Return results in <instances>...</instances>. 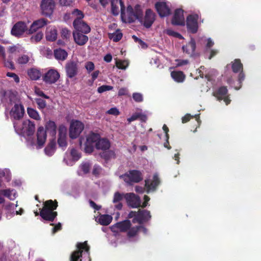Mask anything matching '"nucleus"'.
I'll return each instance as SVG.
<instances>
[{
  "label": "nucleus",
  "instance_id": "34",
  "mask_svg": "<svg viewBox=\"0 0 261 261\" xmlns=\"http://www.w3.org/2000/svg\"><path fill=\"white\" fill-rule=\"evenodd\" d=\"M28 74L31 80L35 81L39 79L41 76L40 70L35 68H31L28 70Z\"/></svg>",
  "mask_w": 261,
  "mask_h": 261
},
{
  "label": "nucleus",
  "instance_id": "51",
  "mask_svg": "<svg viewBox=\"0 0 261 261\" xmlns=\"http://www.w3.org/2000/svg\"><path fill=\"white\" fill-rule=\"evenodd\" d=\"M113 89V87L109 85H102L100 86L97 89V91L99 93H101L103 92L111 90Z\"/></svg>",
  "mask_w": 261,
  "mask_h": 261
},
{
  "label": "nucleus",
  "instance_id": "49",
  "mask_svg": "<svg viewBox=\"0 0 261 261\" xmlns=\"http://www.w3.org/2000/svg\"><path fill=\"white\" fill-rule=\"evenodd\" d=\"M58 143L59 145L62 147H66L67 146V142L65 137H62L60 134L58 140Z\"/></svg>",
  "mask_w": 261,
  "mask_h": 261
},
{
  "label": "nucleus",
  "instance_id": "52",
  "mask_svg": "<svg viewBox=\"0 0 261 261\" xmlns=\"http://www.w3.org/2000/svg\"><path fill=\"white\" fill-rule=\"evenodd\" d=\"M70 153L74 160L77 161L81 158L80 154L78 151L74 148L71 149Z\"/></svg>",
  "mask_w": 261,
  "mask_h": 261
},
{
  "label": "nucleus",
  "instance_id": "3",
  "mask_svg": "<svg viewBox=\"0 0 261 261\" xmlns=\"http://www.w3.org/2000/svg\"><path fill=\"white\" fill-rule=\"evenodd\" d=\"M127 184L131 185L133 183H138L143 179L142 172L137 170H130L120 176Z\"/></svg>",
  "mask_w": 261,
  "mask_h": 261
},
{
  "label": "nucleus",
  "instance_id": "41",
  "mask_svg": "<svg viewBox=\"0 0 261 261\" xmlns=\"http://www.w3.org/2000/svg\"><path fill=\"white\" fill-rule=\"evenodd\" d=\"M99 135L97 134L92 133L87 138L86 142L93 144L96 143L99 139Z\"/></svg>",
  "mask_w": 261,
  "mask_h": 261
},
{
  "label": "nucleus",
  "instance_id": "57",
  "mask_svg": "<svg viewBox=\"0 0 261 261\" xmlns=\"http://www.w3.org/2000/svg\"><path fill=\"white\" fill-rule=\"evenodd\" d=\"M4 59V65L5 67L14 70L15 69V66L13 64V62L12 61L10 60H6L5 59Z\"/></svg>",
  "mask_w": 261,
  "mask_h": 261
},
{
  "label": "nucleus",
  "instance_id": "62",
  "mask_svg": "<svg viewBox=\"0 0 261 261\" xmlns=\"http://www.w3.org/2000/svg\"><path fill=\"white\" fill-rule=\"evenodd\" d=\"M175 62H177L176 66H181L182 65H187L189 63V61L188 60H175Z\"/></svg>",
  "mask_w": 261,
  "mask_h": 261
},
{
  "label": "nucleus",
  "instance_id": "53",
  "mask_svg": "<svg viewBox=\"0 0 261 261\" xmlns=\"http://www.w3.org/2000/svg\"><path fill=\"white\" fill-rule=\"evenodd\" d=\"M167 34L169 36H172L179 39H182L183 38L181 34L171 30H167Z\"/></svg>",
  "mask_w": 261,
  "mask_h": 261
},
{
  "label": "nucleus",
  "instance_id": "23",
  "mask_svg": "<svg viewBox=\"0 0 261 261\" xmlns=\"http://www.w3.org/2000/svg\"><path fill=\"white\" fill-rule=\"evenodd\" d=\"M46 132L44 130L43 127L40 126L38 128L37 132V144L39 148L43 146L46 139Z\"/></svg>",
  "mask_w": 261,
  "mask_h": 261
},
{
  "label": "nucleus",
  "instance_id": "11",
  "mask_svg": "<svg viewBox=\"0 0 261 261\" xmlns=\"http://www.w3.org/2000/svg\"><path fill=\"white\" fill-rule=\"evenodd\" d=\"M118 4L120 6L121 17L122 19L123 20L125 15V6L122 0H111V12L115 16H117L119 14V10Z\"/></svg>",
  "mask_w": 261,
  "mask_h": 261
},
{
  "label": "nucleus",
  "instance_id": "26",
  "mask_svg": "<svg viewBox=\"0 0 261 261\" xmlns=\"http://www.w3.org/2000/svg\"><path fill=\"white\" fill-rule=\"evenodd\" d=\"M95 147L97 149L108 150L110 147V142L107 139H99L95 143Z\"/></svg>",
  "mask_w": 261,
  "mask_h": 261
},
{
  "label": "nucleus",
  "instance_id": "29",
  "mask_svg": "<svg viewBox=\"0 0 261 261\" xmlns=\"http://www.w3.org/2000/svg\"><path fill=\"white\" fill-rule=\"evenodd\" d=\"M171 76L177 83L183 82L186 77L184 72L181 71H173L171 72Z\"/></svg>",
  "mask_w": 261,
  "mask_h": 261
},
{
  "label": "nucleus",
  "instance_id": "21",
  "mask_svg": "<svg viewBox=\"0 0 261 261\" xmlns=\"http://www.w3.org/2000/svg\"><path fill=\"white\" fill-rule=\"evenodd\" d=\"M47 22V20L45 18H40L34 21L29 29L28 35H31L36 32L39 29L46 25Z\"/></svg>",
  "mask_w": 261,
  "mask_h": 261
},
{
  "label": "nucleus",
  "instance_id": "17",
  "mask_svg": "<svg viewBox=\"0 0 261 261\" xmlns=\"http://www.w3.org/2000/svg\"><path fill=\"white\" fill-rule=\"evenodd\" d=\"M132 226L130 221L125 220L119 222L112 226V230L114 232L119 231L120 232H127Z\"/></svg>",
  "mask_w": 261,
  "mask_h": 261
},
{
  "label": "nucleus",
  "instance_id": "59",
  "mask_svg": "<svg viewBox=\"0 0 261 261\" xmlns=\"http://www.w3.org/2000/svg\"><path fill=\"white\" fill-rule=\"evenodd\" d=\"M35 93L36 94H37V95L39 96H41V97H42L44 98H46V99H49V96L45 95L44 94V93L43 92V91H42L41 90H40L39 88H36L35 90Z\"/></svg>",
  "mask_w": 261,
  "mask_h": 261
},
{
  "label": "nucleus",
  "instance_id": "9",
  "mask_svg": "<svg viewBox=\"0 0 261 261\" xmlns=\"http://www.w3.org/2000/svg\"><path fill=\"white\" fill-rule=\"evenodd\" d=\"M84 126L82 122L76 120L73 121L70 126L69 136L71 139H76L84 129Z\"/></svg>",
  "mask_w": 261,
  "mask_h": 261
},
{
  "label": "nucleus",
  "instance_id": "8",
  "mask_svg": "<svg viewBox=\"0 0 261 261\" xmlns=\"http://www.w3.org/2000/svg\"><path fill=\"white\" fill-rule=\"evenodd\" d=\"M60 77V74L56 69H50L42 76V80L46 84H53L57 82Z\"/></svg>",
  "mask_w": 261,
  "mask_h": 261
},
{
  "label": "nucleus",
  "instance_id": "33",
  "mask_svg": "<svg viewBox=\"0 0 261 261\" xmlns=\"http://www.w3.org/2000/svg\"><path fill=\"white\" fill-rule=\"evenodd\" d=\"M112 217L109 215H101L98 218L99 223L102 225H108L112 221Z\"/></svg>",
  "mask_w": 261,
  "mask_h": 261
},
{
  "label": "nucleus",
  "instance_id": "36",
  "mask_svg": "<svg viewBox=\"0 0 261 261\" xmlns=\"http://www.w3.org/2000/svg\"><path fill=\"white\" fill-rule=\"evenodd\" d=\"M108 36L110 39L116 42L121 39L123 34L119 29H117L115 33H109Z\"/></svg>",
  "mask_w": 261,
  "mask_h": 261
},
{
  "label": "nucleus",
  "instance_id": "4",
  "mask_svg": "<svg viewBox=\"0 0 261 261\" xmlns=\"http://www.w3.org/2000/svg\"><path fill=\"white\" fill-rule=\"evenodd\" d=\"M77 250L74 251L71 255L70 261H82L83 251L84 250L87 253H89L90 247L88 245L87 241L83 243H78L76 244Z\"/></svg>",
  "mask_w": 261,
  "mask_h": 261
},
{
  "label": "nucleus",
  "instance_id": "58",
  "mask_svg": "<svg viewBox=\"0 0 261 261\" xmlns=\"http://www.w3.org/2000/svg\"><path fill=\"white\" fill-rule=\"evenodd\" d=\"M6 75L8 77L13 78L16 83H18L19 82V77L15 73L8 72Z\"/></svg>",
  "mask_w": 261,
  "mask_h": 261
},
{
  "label": "nucleus",
  "instance_id": "42",
  "mask_svg": "<svg viewBox=\"0 0 261 261\" xmlns=\"http://www.w3.org/2000/svg\"><path fill=\"white\" fill-rule=\"evenodd\" d=\"M43 34L41 32H38L34 36H32L30 40L32 43H37L40 41L43 37Z\"/></svg>",
  "mask_w": 261,
  "mask_h": 261
},
{
  "label": "nucleus",
  "instance_id": "25",
  "mask_svg": "<svg viewBox=\"0 0 261 261\" xmlns=\"http://www.w3.org/2000/svg\"><path fill=\"white\" fill-rule=\"evenodd\" d=\"M23 126L25 127V133L28 136H32L35 130V125L34 122L27 120L23 122Z\"/></svg>",
  "mask_w": 261,
  "mask_h": 261
},
{
  "label": "nucleus",
  "instance_id": "39",
  "mask_svg": "<svg viewBox=\"0 0 261 261\" xmlns=\"http://www.w3.org/2000/svg\"><path fill=\"white\" fill-rule=\"evenodd\" d=\"M195 118V120L198 124V125H200V118L199 115L192 116L190 114H187L182 118V123H185L190 121L191 118Z\"/></svg>",
  "mask_w": 261,
  "mask_h": 261
},
{
  "label": "nucleus",
  "instance_id": "54",
  "mask_svg": "<svg viewBox=\"0 0 261 261\" xmlns=\"http://www.w3.org/2000/svg\"><path fill=\"white\" fill-rule=\"evenodd\" d=\"M133 98L134 100L137 102H140L143 101V96L139 93H133Z\"/></svg>",
  "mask_w": 261,
  "mask_h": 261
},
{
  "label": "nucleus",
  "instance_id": "27",
  "mask_svg": "<svg viewBox=\"0 0 261 261\" xmlns=\"http://www.w3.org/2000/svg\"><path fill=\"white\" fill-rule=\"evenodd\" d=\"M57 126L54 121H49L45 125V132L53 137H55L56 135Z\"/></svg>",
  "mask_w": 261,
  "mask_h": 261
},
{
  "label": "nucleus",
  "instance_id": "40",
  "mask_svg": "<svg viewBox=\"0 0 261 261\" xmlns=\"http://www.w3.org/2000/svg\"><path fill=\"white\" fill-rule=\"evenodd\" d=\"M27 112H28V114L29 115V116L34 119H35L36 120H39L40 119V117L38 113V112L33 109V108H28L27 109Z\"/></svg>",
  "mask_w": 261,
  "mask_h": 261
},
{
  "label": "nucleus",
  "instance_id": "44",
  "mask_svg": "<svg viewBox=\"0 0 261 261\" xmlns=\"http://www.w3.org/2000/svg\"><path fill=\"white\" fill-rule=\"evenodd\" d=\"M125 195L121 194L119 192H116L114 195L113 202V203H117L121 201L124 197Z\"/></svg>",
  "mask_w": 261,
  "mask_h": 261
},
{
  "label": "nucleus",
  "instance_id": "16",
  "mask_svg": "<svg viewBox=\"0 0 261 261\" xmlns=\"http://www.w3.org/2000/svg\"><path fill=\"white\" fill-rule=\"evenodd\" d=\"M155 13L150 9H147L144 17H143V22L141 23L146 28H150L155 20Z\"/></svg>",
  "mask_w": 261,
  "mask_h": 261
},
{
  "label": "nucleus",
  "instance_id": "2",
  "mask_svg": "<svg viewBox=\"0 0 261 261\" xmlns=\"http://www.w3.org/2000/svg\"><path fill=\"white\" fill-rule=\"evenodd\" d=\"M127 20H122L124 22L132 23L138 20L140 23L143 22V11L140 5H136L134 8L128 5L126 9Z\"/></svg>",
  "mask_w": 261,
  "mask_h": 261
},
{
  "label": "nucleus",
  "instance_id": "28",
  "mask_svg": "<svg viewBox=\"0 0 261 261\" xmlns=\"http://www.w3.org/2000/svg\"><path fill=\"white\" fill-rule=\"evenodd\" d=\"M54 56L58 60L64 61L68 56L67 52L60 48L54 50Z\"/></svg>",
  "mask_w": 261,
  "mask_h": 261
},
{
  "label": "nucleus",
  "instance_id": "55",
  "mask_svg": "<svg viewBox=\"0 0 261 261\" xmlns=\"http://www.w3.org/2000/svg\"><path fill=\"white\" fill-rule=\"evenodd\" d=\"M95 66L94 63L92 62L89 61L86 62L85 64V68L87 69V71L90 73L92 71H93L94 69Z\"/></svg>",
  "mask_w": 261,
  "mask_h": 261
},
{
  "label": "nucleus",
  "instance_id": "32",
  "mask_svg": "<svg viewBox=\"0 0 261 261\" xmlns=\"http://www.w3.org/2000/svg\"><path fill=\"white\" fill-rule=\"evenodd\" d=\"M24 110L22 108H20L18 106H14V110L12 112V116L15 120L20 119L23 116Z\"/></svg>",
  "mask_w": 261,
  "mask_h": 261
},
{
  "label": "nucleus",
  "instance_id": "30",
  "mask_svg": "<svg viewBox=\"0 0 261 261\" xmlns=\"http://www.w3.org/2000/svg\"><path fill=\"white\" fill-rule=\"evenodd\" d=\"M57 30L54 28H48L46 32V39L49 41H54L57 38Z\"/></svg>",
  "mask_w": 261,
  "mask_h": 261
},
{
  "label": "nucleus",
  "instance_id": "6",
  "mask_svg": "<svg viewBox=\"0 0 261 261\" xmlns=\"http://www.w3.org/2000/svg\"><path fill=\"white\" fill-rule=\"evenodd\" d=\"M213 95L219 101L223 100L226 105L231 101L226 86L220 87L213 93Z\"/></svg>",
  "mask_w": 261,
  "mask_h": 261
},
{
  "label": "nucleus",
  "instance_id": "24",
  "mask_svg": "<svg viewBox=\"0 0 261 261\" xmlns=\"http://www.w3.org/2000/svg\"><path fill=\"white\" fill-rule=\"evenodd\" d=\"M183 51L187 54L190 56H192L195 53L196 49V42L193 38H192L190 41L186 45L182 47Z\"/></svg>",
  "mask_w": 261,
  "mask_h": 261
},
{
  "label": "nucleus",
  "instance_id": "37",
  "mask_svg": "<svg viewBox=\"0 0 261 261\" xmlns=\"http://www.w3.org/2000/svg\"><path fill=\"white\" fill-rule=\"evenodd\" d=\"M140 230L139 226H134L130 227L127 231V237L129 238H132L138 235L139 231Z\"/></svg>",
  "mask_w": 261,
  "mask_h": 261
},
{
  "label": "nucleus",
  "instance_id": "46",
  "mask_svg": "<svg viewBox=\"0 0 261 261\" xmlns=\"http://www.w3.org/2000/svg\"><path fill=\"white\" fill-rule=\"evenodd\" d=\"M12 191L13 190H11L10 189L0 190V194L3 195L4 196L12 200L13 199V198L11 197Z\"/></svg>",
  "mask_w": 261,
  "mask_h": 261
},
{
  "label": "nucleus",
  "instance_id": "14",
  "mask_svg": "<svg viewBox=\"0 0 261 261\" xmlns=\"http://www.w3.org/2000/svg\"><path fill=\"white\" fill-rule=\"evenodd\" d=\"M155 9L161 17H164L171 14V10L166 2H158L155 4Z\"/></svg>",
  "mask_w": 261,
  "mask_h": 261
},
{
  "label": "nucleus",
  "instance_id": "50",
  "mask_svg": "<svg viewBox=\"0 0 261 261\" xmlns=\"http://www.w3.org/2000/svg\"><path fill=\"white\" fill-rule=\"evenodd\" d=\"M94 150V144L86 142L85 151L86 153H91Z\"/></svg>",
  "mask_w": 261,
  "mask_h": 261
},
{
  "label": "nucleus",
  "instance_id": "20",
  "mask_svg": "<svg viewBox=\"0 0 261 261\" xmlns=\"http://www.w3.org/2000/svg\"><path fill=\"white\" fill-rule=\"evenodd\" d=\"M73 25L75 29V32H79L86 34L91 31L90 27L83 20H74L73 22Z\"/></svg>",
  "mask_w": 261,
  "mask_h": 261
},
{
  "label": "nucleus",
  "instance_id": "63",
  "mask_svg": "<svg viewBox=\"0 0 261 261\" xmlns=\"http://www.w3.org/2000/svg\"><path fill=\"white\" fill-rule=\"evenodd\" d=\"M140 113H136L132 115V116L128 118H127V121L130 123L132 121H134L137 119H139Z\"/></svg>",
  "mask_w": 261,
  "mask_h": 261
},
{
  "label": "nucleus",
  "instance_id": "18",
  "mask_svg": "<svg viewBox=\"0 0 261 261\" xmlns=\"http://www.w3.org/2000/svg\"><path fill=\"white\" fill-rule=\"evenodd\" d=\"M172 23L175 25H185V18L184 10L181 9H177L175 10L172 19Z\"/></svg>",
  "mask_w": 261,
  "mask_h": 261
},
{
  "label": "nucleus",
  "instance_id": "60",
  "mask_svg": "<svg viewBox=\"0 0 261 261\" xmlns=\"http://www.w3.org/2000/svg\"><path fill=\"white\" fill-rule=\"evenodd\" d=\"M127 64L126 61H119L116 62V66L119 69H125L126 68Z\"/></svg>",
  "mask_w": 261,
  "mask_h": 261
},
{
  "label": "nucleus",
  "instance_id": "19",
  "mask_svg": "<svg viewBox=\"0 0 261 261\" xmlns=\"http://www.w3.org/2000/svg\"><path fill=\"white\" fill-rule=\"evenodd\" d=\"M124 198L127 204L132 207H139L141 206V200L139 196L133 193H127Z\"/></svg>",
  "mask_w": 261,
  "mask_h": 261
},
{
  "label": "nucleus",
  "instance_id": "13",
  "mask_svg": "<svg viewBox=\"0 0 261 261\" xmlns=\"http://www.w3.org/2000/svg\"><path fill=\"white\" fill-rule=\"evenodd\" d=\"M160 184V180L157 174H154L153 176L152 180L150 182L149 179L145 180V188L146 192L149 193L150 192H154L156 190L158 186Z\"/></svg>",
  "mask_w": 261,
  "mask_h": 261
},
{
  "label": "nucleus",
  "instance_id": "47",
  "mask_svg": "<svg viewBox=\"0 0 261 261\" xmlns=\"http://www.w3.org/2000/svg\"><path fill=\"white\" fill-rule=\"evenodd\" d=\"M72 14L76 16V18L74 20H82V18L84 17V15L82 11L79 10V9H75L72 12Z\"/></svg>",
  "mask_w": 261,
  "mask_h": 261
},
{
  "label": "nucleus",
  "instance_id": "35",
  "mask_svg": "<svg viewBox=\"0 0 261 261\" xmlns=\"http://www.w3.org/2000/svg\"><path fill=\"white\" fill-rule=\"evenodd\" d=\"M243 67V66L241 62V60L238 59H235L231 65L232 71L234 73H238L239 71H242Z\"/></svg>",
  "mask_w": 261,
  "mask_h": 261
},
{
  "label": "nucleus",
  "instance_id": "43",
  "mask_svg": "<svg viewBox=\"0 0 261 261\" xmlns=\"http://www.w3.org/2000/svg\"><path fill=\"white\" fill-rule=\"evenodd\" d=\"M35 101L38 106V108L40 110L44 109L46 107L45 100L40 98H35Z\"/></svg>",
  "mask_w": 261,
  "mask_h": 261
},
{
  "label": "nucleus",
  "instance_id": "7",
  "mask_svg": "<svg viewBox=\"0 0 261 261\" xmlns=\"http://www.w3.org/2000/svg\"><path fill=\"white\" fill-rule=\"evenodd\" d=\"M42 15L50 17L55 8V3L53 0H42L40 5Z\"/></svg>",
  "mask_w": 261,
  "mask_h": 261
},
{
  "label": "nucleus",
  "instance_id": "15",
  "mask_svg": "<svg viewBox=\"0 0 261 261\" xmlns=\"http://www.w3.org/2000/svg\"><path fill=\"white\" fill-rule=\"evenodd\" d=\"M151 216L150 213L147 210H139L138 211V214L136 219H133V223H138L140 224L148 221L150 219Z\"/></svg>",
  "mask_w": 261,
  "mask_h": 261
},
{
  "label": "nucleus",
  "instance_id": "10",
  "mask_svg": "<svg viewBox=\"0 0 261 261\" xmlns=\"http://www.w3.org/2000/svg\"><path fill=\"white\" fill-rule=\"evenodd\" d=\"M65 69L68 78L72 79L75 77L79 72L77 62L74 61H68L65 65Z\"/></svg>",
  "mask_w": 261,
  "mask_h": 261
},
{
  "label": "nucleus",
  "instance_id": "12",
  "mask_svg": "<svg viewBox=\"0 0 261 261\" xmlns=\"http://www.w3.org/2000/svg\"><path fill=\"white\" fill-rule=\"evenodd\" d=\"M198 16L197 14L190 15L187 18V27L188 30L192 33L195 34L198 30Z\"/></svg>",
  "mask_w": 261,
  "mask_h": 261
},
{
  "label": "nucleus",
  "instance_id": "56",
  "mask_svg": "<svg viewBox=\"0 0 261 261\" xmlns=\"http://www.w3.org/2000/svg\"><path fill=\"white\" fill-rule=\"evenodd\" d=\"M90 168V166L88 163H84L81 165V169L85 174L89 172Z\"/></svg>",
  "mask_w": 261,
  "mask_h": 261
},
{
  "label": "nucleus",
  "instance_id": "5",
  "mask_svg": "<svg viewBox=\"0 0 261 261\" xmlns=\"http://www.w3.org/2000/svg\"><path fill=\"white\" fill-rule=\"evenodd\" d=\"M29 29L25 22L19 21L16 22L12 27L11 33L16 37L20 38L24 33L28 35Z\"/></svg>",
  "mask_w": 261,
  "mask_h": 261
},
{
  "label": "nucleus",
  "instance_id": "1",
  "mask_svg": "<svg viewBox=\"0 0 261 261\" xmlns=\"http://www.w3.org/2000/svg\"><path fill=\"white\" fill-rule=\"evenodd\" d=\"M43 207L40 209V216L44 220L53 222L58 216V213L55 211L58 206L56 200H47L43 203Z\"/></svg>",
  "mask_w": 261,
  "mask_h": 261
},
{
  "label": "nucleus",
  "instance_id": "61",
  "mask_svg": "<svg viewBox=\"0 0 261 261\" xmlns=\"http://www.w3.org/2000/svg\"><path fill=\"white\" fill-rule=\"evenodd\" d=\"M109 114L113 115L115 116L119 115L120 112L116 108H112L109 110L107 112Z\"/></svg>",
  "mask_w": 261,
  "mask_h": 261
},
{
  "label": "nucleus",
  "instance_id": "22",
  "mask_svg": "<svg viewBox=\"0 0 261 261\" xmlns=\"http://www.w3.org/2000/svg\"><path fill=\"white\" fill-rule=\"evenodd\" d=\"M73 37L75 42L80 46L85 45L89 39L87 35L79 32H73Z\"/></svg>",
  "mask_w": 261,
  "mask_h": 261
},
{
  "label": "nucleus",
  "instance_id": "48",
  "mask_svg": "<svg viewBox=\"0 0 261 261\" xmlns=\"http://www.w3.org/2000/svg\"><path fill=\"white\" fill-rule=\"evenodd\" d=\"M29 61V57L28 55H23L21 57H19L17 62L20 64H27Z\"/></svg>",
  "mask_w": 261,
  "mask_h": 261
},
{
  "label": "nucleus",
  "instance_id": "64",
  "mask_svg": "<svg viewBox=\"0 0 261 261\" xmlns=\"http://www.w3.org/2000/svg\"><path fill=\"white\" fill-rule=\"evenodd\" d=\"M62 229V225L61 223H58L57 225H56L53 228H52V232L53 233H55L57 231L61 230Z\"/></svg>",
  "mask_w": 261,
  "mask_h": 261
},
{
  "label": "nucleus",
  "instance_id": "31",
  "mask_svg": "<svg viewBox=\"0 0 261 261\" xmlns=\"http://www.w3.org/2000/svg\"><path fill=\"white\" fill-rule=\"evenodd\" d=\"M56 145V141L53 139L44 149L45 153L49 156L52 155L55 152Z\"/></svg>",
  "mask_w": 261,
  "mask_h": 261
},
{
  "label": "nucleus",
  "instance_id": "38",
  "mask_svg": "<svg viewBox=\"0 0 261 261\" xmlns=\"http://www.w3.org/2000/svg\"><path fill=\"white\" fill-rule=\"evenodd\" d=\"M100 156L106 161H108L111 158H115V153L112 150L103 151L100 153Z\"/></svg>",
  "mask_w": 261,
  "mask_h": 261
},
{
  "label": "nucleus",
  "instance_id": "45",
  "mask_svg": "<svg viewBox=\"0 0 261 261\" xmlns=\"http://www.w3.org/2000/svg\"><path fill=\"white\" fill-rule=\"evenodd\" d=\"M61 36L63 39H68L70 37V31L67 28H63L61 30Z\"/></svg>",
  "mask_w": 261,
  "mask_h": 261
}]
</instances>
